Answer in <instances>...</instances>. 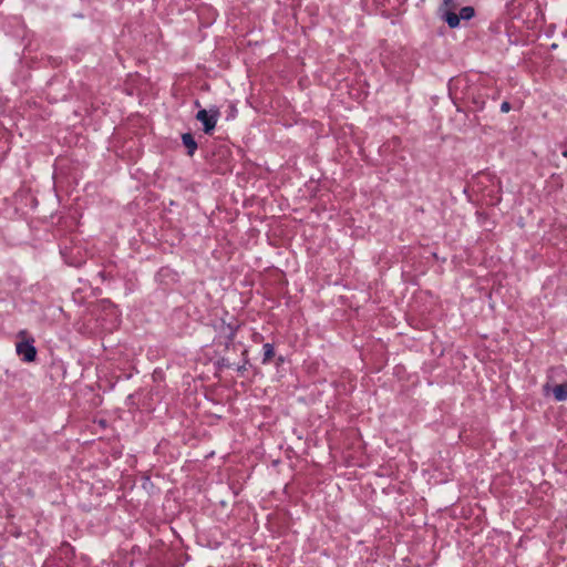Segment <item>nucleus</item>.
Instances as JSON below:
<instances>
[{"mask_svg":"<svg viewBox=\"0 0 567 567\" xmlns=\"http://www.w3.org/2000/svg\"><path fill=\"white\" fill-rule=\"evenodd\" d=\"M219 116V109L212 106L209 110L200 109L195 117L203 124L204 133L210 135L216 127Z\"/></svg>","mask_w":567,"mask_h":567,"instance_id":"1","label":"nucleus"},{"mask_svg":"<svg viewBox=\"0 0 567 567\" xmlns=\"http://www.w3.org/2000/svg\"><path fill=\"white\" fill-rule=\"evenodd\" d=\"M16 351L23 362L30 363L34 362L37 359L38 351L34 347V339L32 337L17 342Z\"/></svg>","mask_w":567,"mask_h":567,"instance_id":"2","label":"nucleus"},{"mask_svg":"<svg viewBox=\"0 0 567 567\" xmlns=\"http://www.w3.org/2000/svg\"><path fill=\"white\" fill-rule=\"evenodd\" d=\"M240 324L234 319L231 322H226L224 319L215 326L217 334L214 339H228L229 341L235 340L237 331Z\"/></svg>","mask_w":567,"mask_h":567,"instance_id":"3","label":"nucleus"},{"mask_svg":"<svg viewBox=\"0 0 567 567\" xmlns=\"http://www.w3.org/2000/svg\"><path fill=\"white\" fill-rule=\"evenodd\" d=\"M440 16H441L442 20L444 22H446L451 29H455L460 25V22H461L460 16L455 11L444 10V11L440 12Z\"/></svg>","mask_w":567,"mask_h":567,"instance_id":"4","label":"nucleus"},{"mask_svg":"<svg viewBox=\"0 0 567 567\" xmlns=\"http://www.w3.org/2000/svg\"><path fill=\"white\" fill-rule=\"evenodd\" d=\"M183 145L187 148V155L193 156L198 147L192 133L182 134Z\"/></svg>","mask_w":567,"mask_h":567,"instance_id":"5","label":"nucleus"},{"mask_svg":"<svg viewBox=\"0 0 567 567\" xmlns=\"http://www.w3.org/2000/svg\"><path fill=\"white\" fill-rule=\"evenodd\" d=\"M553 395L556 401L563 402L567 400V381L560 384H556L553 388Z\"/></svg>","mask_w":567,"mask_h":567,"instance_id":"6","label":"nucleus"},{"mask_svg":"<svg viewBox=\"0 0 567 567\" xmlns=\"http://www.w3.org/2000/svg\"><path fill=\"white\" fill-rule=\"evenodd\" d=\"M262 349H264V357H262L261 363L262 364H269L271 362V360L274 359V357H275L274 344L272 343H265Z\"/></svg>","mask_w":567,"mask_h":567,"instance_id":"7","label":"nucleus"},{"mask_svg":"<svg viewBox=\"0 0 567 567\" xmlns=\"http://www.w3.org/2000/svg\"><path fill=\"white\" fill-rule=\"evenodd\" d=\"M471 103L473 105V110L476 112V111H482L485 106V99L482 94H473L471 96Z\"/></svg>","mask_w":567,"mask_h":567,"instance_id":"8","label":"nucleus"},{"mask_svg":"<svg viewBox=\"0 0 567 567\" xmlns=\"http://www.w3.org/2000/svg\"><path fill=\"white\" fill-rule=\"evenodd\" d=\"M214 344L218 348H223V352L228 351L229 349H235V340L229 341L228 339H214Z\"/></svg>","mask_w":567,"mask_h":567,"instance_id":"9","label":"nucleus"},{"mask_svg":"<svg viewBox=\"0 0 567 567\" xmlns=\"http://www.w3.org/2000/svg\"><path fill=\"white\" fill-rule=\"evenodd\" d=\"M460 20H471L475 16V10L473 7H463L458 12Z\"/></svg>","mask_w":567,"mask_h":567,"instance_id":"10","label":"nucleus"},{"mask_svg":"<svg viewBox=\"0 0 567 567\" xmlns=\"http://www.w3.org/2000/svg\"><path fill=\"white\" fill-rule=\"evenodd\" d=\"M460 3L457 0H443V4L440 7L439 11L442 12L444 10L456 11Z\"/></svg>","mask_w":567,"mask_h":567,"instance_id":"11","label":"nucleus"},{"mask_svg":"<svg viewBox=\"0 0 567 567\" xmlns=\"http://www.w3.org/2000/svg\"><path fill=\"white\" fill-rule=\"evenodd\" d=\"M216 365L219 369H229L234 367V363H231L228 358L221 357L217 360Z\"/></svg>","mask_w":567,"mask_h":567,"instance_id":"12","label":"nucleus"},{"mask_svg":"<svg viewBox=\"0 0 567 567\" xmlns=\"http://www.w3.org/2000/svg\"><path fill=\"white\" fill-rule=\"evenodd\" d=\"M512 109V105L508 101H504L502 104H501V112L503 113H507L509 112Z\"/></svg>","mask_w":567,"mask_h":567,"instance_id":"13","label":"nucleus"},{"mask_svg":"<svg viewBox=\"0 0 567 567\" xmlns=\"http://www.w3.org/2000/svg\"><path fill=\"white\" fill-rule=\"evenodd\" d=\"M558 148L560 150L561 155L567 158V146H566V144H563V143L558 144Z\"/></svg>","mask_w":567,"mask_h":567,"instance_id":"14","label":"nucleus"},{"mask_svg":"<svg viewBox=\"0 0 567 567\" xmlns=\"http://www.w3.org/2000/svg\"><path fill=\"white\" fill-rule=\"evenodd\" d=\"M241 355H243V363L248 364L249 359H248V351L246 349L243 351Z\"/></svg>","mask_w":567,"mask_h":567,"instance_id":"15","label":"nucleus"},{"mask_svg":"<svg viewBox=\"0 0 567 567\" xmlns=\"http://www.w3.org/2000/svg\"><path fill=\"white\" fill-rule=\"evenodd\" d=\"M524 7H525V8H530V7H533L534 9H537V7L535 6V3H534V2H532V1H525Z\"/></svg>","mask_w":567,"mask_h":567,"instance_id":"16","label":"nucleus"},{"mask_svg":"<svg viewBox=\"0 0 567 567\" xmlns=\"http://www.w3.org/2000/svg\"><path fill=\"white\" fill-rule=\"evenodd\" d=\"M246 365H247L246 363H243V364H240V365H237L236 370H237L238 372L243 373V372L246 370Z\"/></svg>","mask_w":567,"mask_h":567,"instance_id":"17","label":"nucleus"},{"mask_svg":"<svg viewBox=\"0 0 567 567\" xmlns=\"http://www.w3.org/2000/svg\"><path fill=\"white\" fill-rule=\"evenodd\" d=\"M99 276H100L103 280H105V279H107V278H109V275H107L105 271H100V272H99Z\"/></svg>","mask_w":567,"mask_h":567,"instance_id":"18","label":"nucleus"},{"mask_svg":"<svg viewBox=\"0 0 567 567\" xmlns=\"http://www.w3.org/2000/svg\"><path fill=\"white\" fill-rule=\"evenodd\" d=\"M194 104H195V106L200 107V103L198 100H196Z\"/></svg>","mask_w":567,"mask_h":567,"instance_id":"19","label":"nucleus"},{"mask_svg":"<svg viewBox=\"0 0 567 567\" xmlns=\"http://www.w3.org/2000/svg\"><path fill=\"white\" fill-rule=\"evenodd\" d=\"M281 362H284V358H282V357H279V358H278V363H281Z\"/></svg>","mask_w":567,"mask_h":567,"instance_id":"20","label":"nucleus"},{"mask_svg":"<svg viewBox=\"0 0 567 567\" xmlns=\"http://www.w3.org/2000/svg\"><path fill=\"white\" fill-rule=\"evenodd\" d=\"M25 334H27V332H25V331H21V332H20V336H22V337H24Z\"/></svg>","mask_w":567,"mask_h":567,"instance_id":"21","label":"nucleus"},{"mask_svg":"<svg viewBox=\"0 0 567 567\" xmlns=\"http://www.w3.org/2000/svg\"><path fill=\"white\" fill-rule=\"evenodd\" d=\"M565 144H566V146H567V142H566Z\"/></svg>","mask_w":567,"mask_h":567,"instance_id":"22","label":"nucleus"}]
</instances>
